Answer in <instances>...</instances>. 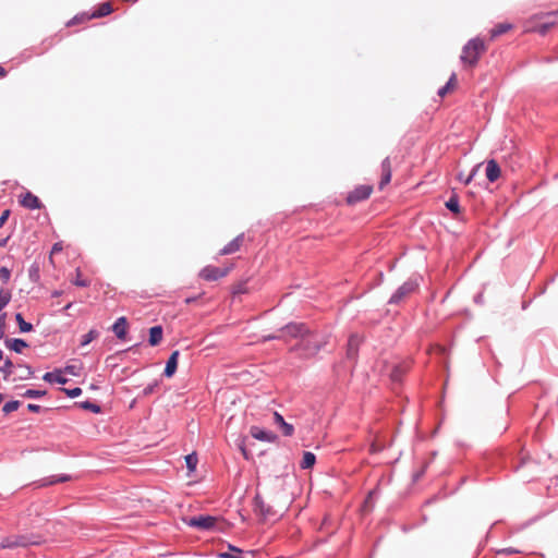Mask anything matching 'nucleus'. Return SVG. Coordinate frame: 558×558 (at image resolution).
<instances>
[{
    "mask_svg": "<svg viewBox=\"0 0 558 558\" xmlns=\"http://www.w3.org/2000/svg\"><path fill=\"white\" fill-rule=\"evenodd\" d=\"M20 367L22 368V374L20 375V379H27L34 374L32 367L28 365H21Z\"/></svg>",
    "mask_w": 558,
    "mask_h": 558,
    "instance_id": "c9c22d12",
    "label": "nucleus"
},
{
    "mask_svg": "<svg viewBox=\"0 0 558 558\" xmlns=\"http://www.w3.org/2000/svg\"><path fill=\"white\" fill-rule=\"evenodd\" d=\"M274 420H275V423L280 425V427L282 428V433L284 436H292V434L294 432L293 426L291 424L287 423L280 413L275 412Z\"/></svg>",
    "mask_w": 558,
    "mask_h": 558,
    "instance_id": "dca6fc26",
    "label": "nucleus"
},
{
    "mask_svg": "<svg viewBox=\"0 0 558 558\" xmlns=\"http://www.w3.org/2000/svg\"><path fill=\"white\" fill-rule=\"evenodd\" d=\"M46 395L45 390H35V389H28L24 392V397L26 398H39Z\"/></svg>",
    "mask_w": 558,
    "mask_h": 558,
    "instance_id": "f704fd0d",
    "label": "nucleus"
},
{
    "mask_svg": "<svg viewBox=\"0 0 558 558\" xmlns=\"http://www.w3.org/2000/svg\"><path fill=\"white\" fill-rule=\"evenodd\" d=\"M391 377L393 380H399L401 378V372L396 368L392 373H391Z\"/></svg>",
    "mask_w": 558,
    "mask_h": 558,
    "instance_id": "8fccbe9b",
    "label": "nucleus"
},
{
    "mask_svg": "<svg viewBox=\"0 0 558 558\" xmlns=\"http://www.w3.org/2000/svg\"><path fill=\"white\" fill-rule=\"evenodd\" d=\"M11 300V293L8 290H0V311L4 308Z\"/></svg>",
    "mask_w": 558,
    "mask_h": 558,
    "instance_id": "2f4dec72",
    "label": "nucleus"
},
{
    "mask_svg": "<svg viewBox=\"0 0 558 558\" xmlns=\"http://www.w3.org/2000/svg\"><path fill=\"white\" fill-rule=\"evenodd\" d=\"M62 250L61 247V244L60 243H56L52 247V254L57 253V252H60Z\"/></svg>",
    "mask_w": 558,
    "mask_h": 558,
    "instance_id": "3c124183",
    "label": "nucleus"
},
{
    "mask_svg": "<svg viewBox=\"0 0 558 558\" xmlns=\"http://www.w3.org/2000/svg\"><path fill=\"white\" fill-rule=\"evenodd\" d=\"M74 283L78 287H86L87 286V281H74Z\"/></svg>",
    "mask_w": 558,
    "mask_h": 558,
    "instance_id": "864d4df0",
    "label": "nucleus"
},
{
    "mask_svg": "<svg viewBox=\"0 0 558 558\" xmlns=\"http://www.w3.org/2000/svg\"><path fill=\"white\" fill-rule=\"evenodd\" d=\"M480 167H481V165L475 166V167L473 168V170L471 171V173H470L465 179H464V177H462V175L460 174V175H459V180L463 181V182H464V184H469V183L473 180V178H474V175L476 174V172H477V170H478V168H480Z\"/></svg>",
    "mask_w": 558,
    "mask_h": 558,
    "instance_id": "e433bc0d",
    "label": "nucleus"
},
{
    "mask_svg": "<svg viewBox=\"0 0 558 558\" xmlns=\"http://www.w3.org/2000/svg\"><path fill=\"white\" fill-rule=\"evenodd\" d=\"M10 216V210H4L0 216V228L7 222L8 218Z\"/></svg>",
    "mask_w": 558,
    "mask_h": 558,
    "instance_id": "37998d69",
    "label": "nucleus"
},
{
    "mask_svg": "<svg viewBox=\"0 0 558 558\" xmlns=\"http://www.w3.org/2000/svg\"><path fill=\"white\" fill-rule=\"evenodd\" d=\"M2 400H3V397H2V395L0 393V403L2 402Z\"/></svg>",
    "mask_w": 558,
    "mask_h": 558,
    "instance_id": "052dcab7",
    "label": "nucleus"
},
{
    "mask_svg": "<svg viewBox=\"0 0 558 558\" xmlns=\"http://www.w3.org/2000/svg\"><path fill=\"white\" fill-rule=\"evenodd\" d=\"M485 51V45L480 38L471 39L462 49L461 61L464 64L474 65L481 53Z\"/></svg>",
    "mask_w": 558,
    "mask_h": 558,
    "instance_id": "7ed1b4c3",
    "label": "nucleus"
},
{
    "mask_svg": "<svg viewBox=\"0 0 558 558\" xmlns=\"http://www.w3.org/2000/svg\"><path fill=\"white\" fill-rule=\"evenodd\" d=\"M511 28L509 23H500L490 31V37L496 38L497 36L508 32Z\"/></svg>",
    "mask_w": 558,
    "mask_h": 558,
    "instance_id": "b1692460",
    "label": "nucleus"
},
{
    "mask_svg": "<svg viewBox=\"0 0 558 558\" xmlns=\"http://www.w3.org/2000/svg\"><path fill=\"white\" fill-rule=\"evenodd\" d=\"M81 407H82L83 409L90 410V411H92V412H94V413H98V412H100V407H99V405H97V404H95V403H92V402H88V401H86V402H82V403H81Z\"/></svg>",
    "mask_w": 558,
    "mask_h": 558,
    "instance_id": "58836bf2",
    "label": "nucleus"
},
{
    "mask_svg": "<svg viewBox=\"0 0 558 558\" xmlns=\"http://www.w3.org/2000/svg\"><path fill=\"white\" fill-rule=\"evenodd\" d=\"M185 302H186V303H190V302H192V299H191V298H187V299L185 300Z\"/></svg>",
    "mask_w": 558,
    "mask_h": 558,
    "instance_id": "bf43d9fd",
    "label": "nucleus"
},
{
    "mask_svg": "<svg viewBox=\"0 0 558 558\" xmlns=\"http://www.w3.org/2000/svg\"><path fill=\"white\" fill-rule=\"evenodd\" d=\"M64 373H68L70 375L76 376L77 375L76 366L75 365H68V366H65Z\"/></svg>",
    "mask_w": 558,
    "mask_h": 558,
    "instance_id": "a18cd8bd",
    "label": "nucleus"
},
{
    "mask_svg": "<svg viewBox=\"0 0 558 558\" xmlns=\"http://www.w3.org/2000/svg\"><path fill=\"white\" fill-rule=\"evenodd\" d=\"M62 391L70 398H76L82 393V389L78 387L73 389L62 388Z\"/></svg>",
    "mask_w": 558,
    "mask_h": 558,
    "instance_id": "4c0bfd02",
    "label": "nucleus"
},
{
    "mask_svg": "<svg viewBox=\"0 0 558 558\" xmlns=\"http://www.w3.org/2000/svg\"><path fill=\"white\" fill-rule=\"evenodd\" d=\"M4 327V315L0 316V328Z\"/></svg>",
    "mask_w": 558,
    "mask_h": 558,
    "instance_id": "5fc2aeb1",
    "label": "nucleus"
},
{
    "mask_svg": "<svg viewBox=\"0 0 558 558\" xmlns=\"http://www.w3.org/2000/svg\"><path fill=\"white\" fill-rule=\"evenodd\" d=\"M417 288V284L415 281H405L398 291L390 298V303H398L400 302L404 296L411 294L414 292Z\"/></svg>",
    "mask_w": 558,
    "mask_h": 558,
    "instance_id": "0eeeda50",
    "label": "nucleus"
},
{
    "mask_svg": "<svg viewBox=\"0 0 558 558\" xmlns=\"http://www.w3.org/2000/svg\"><path fill=\"white\" fill-rule=\"evenodd\" d=\"M157 383H154L151 385H148L144 390H143V395L144 396H148L150 393H153L154 389L157 387Z\"/></svg>",
    "mask_w": 558,
    "mask_h": 558,
    "instance_id": "c03bdc74",
    "label": "nucleus"
},
{
    "mask_svg": "<svg viewBox=\"0 0 558 558\" xmlns=\"http://www.w3.org/2000/svg\"><path fill=\"white\" fill-rule=\"evenodd\" d=\"M456 80H457V76H456V74L453 73V74L450 76V78H449L448 83H447L444 87H441V88L438 90V95H439L440 97H444V96H445V95H446L450 89H452V88H453V86H454V84H456Z\"/></svg>",
    "mask_w": 558,
    "mask_h": 558,
    "instance_id": "cd10ccee",
    "label": "nucleus"
},
{
    "mask_svg": "<svg viewBox=\"0 0 558 558\" xmlns=\"http://www.w3.org/2000/svg\"><path fill=\"white\" fill-rule=\"evenodd\" d=\"M316 458L313 452L305 451L301 461L302 469H311L315 464Z\"/></svg>",
    "mask_w": 558,
    "mask_h": 558,
    "instance_id": "5701e85b",
    "label": "nucleus"
},
{
    "mask_svg": "<svg viewBox=\"0 0 558 558\" xmlns=\"http://www.w3.org/2000/svg\"><path fill=\"white\" fill-rule=\"evenodd\" d=\"M500 175V168L497 162L492 159L486 165V177L490 182H495Z\"/></svg>",
    "mask_w": 558,
    "mask_h": 558,
    "instance_id": "2eb2a0df",
    "label": "nucleus"
},
{
    "mask_svg": "<svg viewBox=\"0 0 558 558\" xmlns=\"http://www.w3.org/2000/svg\"><path fill=\"white\" fill-rule=\"evenodd\" d=\"M558 24V11L535 14L525 23V33L546 35Z\"/></svg>",
    "mask_w": 558,
    "mask_h": 558,
    "instance_id": "f257e3e1",
    "label": "nucleus"
},
{
    "mask_svg": "<svg viewBox=\"0 0 558 558\" xmlns=\"http://www.w3.org/2000/svg\"><path fill=\"white\" fill-rule=\"evenodd\" d=\"M243 234H240L238 235L234 240H232L229 244H227L222 250H221V254L222 255H228V254H232L234 252H236L242 242H243Z\"/></svg>",
    "mask_w": 558,
    "mask_h": 558,
    "instance_id": "6ab92c4d",
    "label": "nucleus"
},
{
    "mask_svg": "<svg viewBox=\"0 0 558 558\" xmlns=\"http://www.w3.org/2000/svg\"><path fill=\"white\" fill-rule=\"evenodd\" d=\"M229 269L226 267H214L208 266L203 269L202 277L203 279H220L228 276Z\"/></svg>",
    "mask_w": 558,
    "mask_h": 558,
    "instance_id": "9d476101",
    "label": "nucleus"
},
{
    "mask_svg": "<svg viewBox=\"0 0 558 558\" xmlns=\"http://www.w3.org/2000/svg\"><path fill=\"white\" fill-rule=\"evenodd\" d=\"M21 204L29 209H36L40 207L38 197L33 195L32 193H26L25 196L22 198Z\"/></svg>",
    "mask_w": 558,
    "mask_h": 558,
    "instance_id": "412c9836",
    "label": "nucleus"
},
{
    "mask_svg": "<svg viewBox=\"0 0 558 558\" xmlns=\"http://www.w3.org/2000/svg\"><path fill=\"white\" fill-rule=\"evenodd\" d=\"M98 331L95 330V329H92L89 330L86 335H84L82 337V341H81V345L84 347V345H87L88 343H90L94 339H96L98 337Z\"/></svg>",
    "mask_w": 558,
    "mask_h": 558,
    "instance_id": "7c9ffc66",
    "label": "nucleus"
},
{
    "mask_svg": "<svg viewBox=\"0 0 558 558\" xmlns=\"http://www.w3.org/2000/svg\"><path fill=\"white\" fill-rule=\"evenodd\" d=\"M383 450V446L376 444V442H373L369 447V451L371 453H376V452H379Z\"/></svg>",
    "mask_w": 558,
    "mask_h": 558,
    "instance_id": "49530a36",
    "label": "nucleus"
},
{
    "mask_svg": "<svg viewBox=\"0 0 558 558\" xmlns=\"http://www.w3.org/2000/svg\"><path fill=\"white\" fill-rule=\"evenodd\" d=\"M69 480V476H59V477H54L50 484H54V483H62V482H65Z\"/></svg>",
    "mask_w": 558,
    "mask_h": 558,
    "instance_id": "09e8293b",
    "label": "nucleus"
},
{
    "mask_svg": "<svg viewBox=\"0 0 558 558\" xmlns=\"http://www.w3.org/2000/svg\"><path fill=\"white\" fill-rule=\"evenodd\" d=\"M220 558H243L242 550L236 547L229 546L228 551H222L219 554Z\"/></svg>",
    "mask_w": 558,
    "mask_h": 558,
    "instance_id": "393cba45",
    "label": "nucleus"
},
{
    "mask_svg": "<svg viewBox=\"0 0 558 558\" xmlns=\"http://www.w3.org/2000/svg\"><path fill=\"white\" fill-rule=\"evenodd\" d=\"M383 172H391V166L389 158H386L381 163Z\"/></svg>",
    "mask_w": 558,
    "mask_h": 558,
    "instance_id": "79ce46f5",
    "label": "nucleus"
},
{
    "mask_svg": "<svg viewBox=\"0 0 558 558\" xmlns=\"http://www.w3.org/2000/svg\"><path fill=\"white\" fill-rule=\"evenodd\" d=\"M11 271L8 267L0 268V279H9Z\"/></svg>",
    "mask_w": 558,
    "mask_h": 558,
    "instance_id": "ea45409f",
    "label": "nucleus"
},
{
    "mask_svg": "<svg viewBox=\"0 0 558 558\" xmlns=\"http://www.w3.org/2000/svg\"><path fill=\"white\" fill-rule=\"evenodd\" d=\"M112 331L117 336V338L124 340L126 338L128 332V320L125 317H120L112 326Z\"/></svg>",
    "mask_w": 558,
    "mask_h": 558,
    "instance_id": "ddd939ff",
    "label": "nucleus"
},
{
    "mask_svg": "<svg viewBox=\"0 0 558 558\" xmlns=\"http://www.w3.org/2000/svg\"><path fill=\"white\" fill-rule=\"evenodd\" d=\"M254 506H255V511L258 512L264 518H267L268 515L271 514L270 507L265 505L264 499L259 495L255 496Z\"/></svg>",
    "mask_w": 558,
    "mask_h": 558,
    "instance_id": "f3484780",
    "label": "nucleus"
},
{
    "mask_svg": "<svg viewBox=\"0 0 558 558\" xmlns=\"http://www.w3.org/2000/svg\"><path fill=\"white\" fill-rule=\"evenodd\" d=\"M372 192V187L367 185H362L356 187L352 193L349 194L347 201L350 204H354L356 202L366 199Z\"/></svg>",
    "mask_w": 558,
    "mask_h": 558,
    "instance_id": "1a4fd4ad",
    "label": "nucleus"
},
{
    "mask_svg": "<svg viewBox=\"0 0 558 558\" xmlns=\"http://www.w3.org/2000/svg\"><path fill=\"white\" fill-rule=\"evenodd\" d=\"M0 74H1V75H4V74H5V71H4V69H3L2 66H0Z\"/></svg>",
    "mask_w": 558,
    "mask_h": 558,
    "instance_id": "4d7b16f0",
    "label": "nucleus"
},
{
    "mask_svg": "<svg viewBox=\"0 0 558 558\" xmlns=\"http://www.w3.org/2000/svg\"><path fill=\"white\" fill-rule=\"evenodd\" d=\"M391 179V172H383V179L380 182V187H383L385 184L389 183Z\"/></svg>",
    "mask_w": 558,
    "mask_h": 558,
    "instance_id": "a19ab883",
    "label": "nucleus"
},
{
    "mask_svg": "<svg viewBox=\"0 0 558 558\" xmlns=\"http://www.w3.org/2000/svg\"><path fill=\"white\" fill-rule=\"evenodd\" d=\"M245 290L243 289L242 284H239L234 290H233V293H242L244 292Z\"/></svg>",
    "mask_w": 558,
    "mask_h": 558,
    "instance_id": "603ef678",
    "label": "nucleus"
},
{
    "mask_svg": "<svg viewBox=\"0 0 558 558\" xmlns=\"http://www.w3.org/2000/svg\"><path fill=\"white\" fill-rule=\"evenodd\" d=\"M27 409L31 411V412H39L40 411V405L38 404H34V403H29L27 405Z\"/></svg>",
    "mask_w": 558,
    "mask_h": 558,
    "instance_id": "de8ad7c7",
    "label": "nucleus"
},
{
    "mask_svg": "<svg viewBox=\"0 0 558 558\" xmlns=\"http://www.w3.org/2000/svg\"><path fill=\"white\" fill-rule=\"evenodd\" d=\"M186 468L189 470V473H192L196 470V465L198 462L196 453H191L185 457Z\"/></svg>",
    "mask_w": 558,
    "mask_h": 558,
    "instance_id": "bb28decb",
    "label": "nucleus"
},
{
    "mask_svg": "<svg viewBox=\"0 0 558 558\" xmlns=\"http://www.w3.org/2000/svg\"><path fill=\"white\" fill-rule=\"evenodd\" d=\"M111 4L109 2L102 3L98 11L93 14V17H101L108 15L111 12Z\"/></svg>",
    "mask_w": 558,
    "mask_h": 558,
    "instance_id": "c756f323",
    "label": "nucleus"
},
{
    "mask_svg": "<svg viewBox=\"0 0 558 558\" xmlns=\"http://www.w3.org/2000/svg\"><path fill=\"white\" fill-rule=\"evenodd\" d=\"M43 379L48 383H58L61 385H64L68 381V379L64 376H62V371H60V369L46 373L43 376Z\"/></svg>",
    "mask_w": 558,
    "mask_h": 558,
    "instance_id": "a211bd4d",
    "label": "nucleus"
},
{
    "mask_svg": "<svg viewBox=\"0 0 558 558\" xmlns=\"http://www.w3.org/2000/svg\"><path fill=\"white\" fill-rule=\"evenodd\" d=\"M250 433L252 437L262 441L274 442L277 439L276 434L264 430L257 426H252Z\"/></svg>",
    "mask_w": 558,
    "mask_h": 558,
    "instance_id": "9b49d317",
    "label": "nucleus"
},
{
    "mask_svg": "<svg viewBox=\"0 0 558 558\" xmlns=\"http://www.w3.org/2000/svg\"><path fill=\"white\" fill-rule=\"evenodd\" d=\"M179 351H173L170 355V357L167 361L166 367H165V376L166 377H172L174 373L177 372L178 367V360H179Z\"/></svg>",
    "mask_w": 558,
    "mask_h": 558,
    "instance_id": "4468645a",
    "label": "nucleus"
},
{
    "mask_svg": "<svg viewBox=\"0 0 558 558\" xmlns=\"http://www.w3.org/2000/svg\"><path fill=\"white\" fill-rule=\"evenodd\" d=\"M13 363L7 359L3 365H0V371L4 374V378H7L12 373Z\"/></svg>",
    "mask_w": 558,
    "mask_h": 558,
    "instance_id": "72a5a7b5",
    "label": "nucleus"
},
{
    "mask_svg": "<svg viewBox=\"0 0 558 558\" xmlns=\"http://www.w3.org/2000/svg\"><path fill=\"white\" fill-rule=\"evenodd\" d=\"M43 542L44 535L41 533H25L2 538L0 542V548L14 549L17 547H27L29 545H39Z\"/></svg>",
    "mask_w": 558,
    "mask_h": 558,
    "instance_id": "f03ea898",
    "label": "nucleus"
},
{
    "mask_svg": "<svg viewBox=\"0 0 558 558\" xmlns=\"http://www.w3.org/2000/svg\"><path fill=\"white\" fill-rule=\"evenodd\" d=\"M217 518L211 515H199L190 520V525L202 530H210L214 527Z\"/></svg>",
    "mask_w": 558,
    "mask_h": 558,
    "instance_id": "6e6552de",
    "label": "nucleus"
},
{
    "mask_svg": "<svg viewBox=\"0 0 558 558\" xmlns=\"http://www.w3.org/2000/svg\"><path fill=\"white\" fill-rule=\"evenodd\" d=\"M282 336H269L266 339H279V338H301V340L308 335V328L302 323H291L281 329Z\"/></svg>",
    "mask_w": 558,
    "mask_h": 558,
    "instance_id": "423d86ee",
    "label": "nucleus"
},
{
    "mask_svg": "<svg viewBox=\"0 0 558 558\" xmlns=\"http://www.w3.org/2000/svg\"><path fill=\"white\" fill-rule=\"evenodd\" d=\"M362 342V338L357 335H351L347 345V356L349 359H355L357 355L359 347Z\"/></svg>",
    "mask_w": 558,
    "mask_h": 558,
    "instance_id": "f8f14e48",
    "label": "nucleus"
},
{
    "mask_svg": "<svg viewBox=\"0 0 558 558\" xmlns=\"http://www.w3.org/2000/svg\"><path fill=\"white\" fill-rule=\"evenodd\" d=\"M5 344L16 353H21L23 349L27 348V343L23 339H9Z\"/></svg>",
    "mask_w": 558,
    "mask_h": 558,
    "instance_id": "4be33fe9",
    "label": "nucleus"
},
{
    "mask_svg": "<svg viewBox=\"0 0 558 558\" xmlns=\"http://www.w3.org/2000/svg\"><path fill=\"white\" fill-rule=\"evenodd\" d=\"M20 404H21V403H20V401H10V402H7V403L3 405L2 411H3L4 413H7V414H8V413H11V412H13V411H16V410L19 409Z\"/></svg>",
    "mask_w": 558,
    "mask_h": 558,
    "instance_id": "473e14b6",
    "label": "nucleus"
},
{
    "mask_svg": "<svg viewBox=\"0 0 558 558\" xmlns=\"http://www.w3.org/2000/svg\"><path fill=\"white\" fill-rule=\"evenodd\" d=\"M15 319L22 332H29L33 330V325L25 322L21 313L15 315Z\"/></svg>",
    "mask_w": 558,
    "mask_h": 558,
    "instance_id": "a878e982",
    "label": "nucleus"
},
{
    "mask_svg": "<svg viewBox=\"0 0 558 558\" xmlns=\"http://www.w3.org/2000/svg\"><path fill=\"white\" fill-rule=\"evenodd\" d=\"M49 521L40 515H36L34 519L21 518L17 525L31 531L29 533H41L44 538L49 533L47 525Z\"/></svg>",
    "mask_w": 558,
    "mask_h": 558,
    "instance_id": "39448f33",
    "label": "nucleus"
},
{
    "mask_svg": "<svg viewBox=\"0 0 558 558\" xmlns=\"http://www.w3.org/2000/svg\"><path fill=\"white\" fill-rule=\"evenodd\" d=\"M52 295H53V296H59V295H60V292H59V291H54Z\"/></svg>",
    "mask_w": 558,
    "mask_h": 558,
    "instance_id": "13d9d810",
    "label": "nucleus"
},
{
    "mask_svg": "<svg viewBox=\"0 0 558 558\" xmlns=\"http://www.w3.org/2000/svg\"><path fill=\"white\" fill-rule=\"evenodd\" d=\"M162 340V327L154 326L149 329V344L155 347L158 345Z\"/></svg>",
    "mask_w": 558,
    "mask_h": 558,
    "instance_id": "aec40b11",
    "label": "nucleus"
},
{
    "mask_svg": "<svg viewBox=\"0 0 558 558\" xmlns=\"http://www.w3.org/2000/svg\"><path fill=\"white\" fill-rule=\"evenodd\" d=\"M446 207L452 211V213H460V206H459V201H458V197L457 196H452L450 197L447 202H446Z\"/></svg>",
    "mask_w": 558,
    "mask_h": 558,
    "instance_id": "c85d7f7f",
    "label": "nucleus"
},
{
    "mask_svg": "<svg viewBox=\"0 0 558 558\" xmlns=\"http://www.w3.org/2000/svg\"><path fill=\"white\" fill-rule=\"evenodd\" d=\"M72 306V302H69L65 306H64V310H70V307Z\"/></svg>",
    "mask_w": 558,
    "mask_h": 558,
    "instance_id": "6e6d98bb",
    "label": "nucleus"
},
{
    "mask_svg": "<svg viewBox=\"0 0 558 558\" xmlns=\"http://www.w3.org/2000/svg\"><path fill=\"white\" fill-rule=\"evenodd\" d=\"M325 344V339H317L316 335L308 330V335H305V337L294 347V350L304 351L306 355H314Z\"/></svg>",
    "mask_w": 558,
    "mask_h": 558,
    "instance_id": "20e7f679",
    "label": "nucleus"
}]
</instances>
